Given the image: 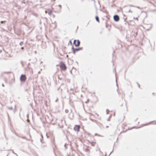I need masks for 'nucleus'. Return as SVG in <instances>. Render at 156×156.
Segmentation results:
<instances>
[{
    "label": "nucleus",
    "instance_id": "9",
    "mask_svg": "<svg viewBox=\"0 0 156 156\" xmlns=\"http://www.w3.org/2000/svg\"><path fill=\"white\" fill-rule=\"evenodd\" d=\"M7 108L10 110H13V108L12 106H10L7 107Z\"/></svg>",
    "mask_w": 156,
    "mask_h": 156
},
{
    "label": "nucleus",
    "instance_id": "1",
    "mask_svg": "<svg viewBox=\"0 0 156 156\" xmlns=\"http://www.w3.org/2000/svg\"><path fill=\"white\" fill-rule=\"evenodd\" d=\"M6 73H7V75L8 77V79L7 78V76H4V77L5 78V81L6 83H8V82L9 81L10 85L11 86L12 82H15L14 75L10 72H5L2 73V74Z\"/></svg>",
    "mask_w": 156,
    "mask_h": 156
},
{
    "label": "nucleus",
    "instance_id": "21",
    "mask_svg": "<svg viewBox=\"0 0 156 156\" xmlns=\"http://www.w3.org/2000/svg\"><path fill=\"white\" fill-rule=\"evenodd\" d=\"M27 121H29V119H28V120H27Z\"/></svg>",
    "mask_w": 156,
    "mask_h": 156
},
{
    "label": "nucleus",
    "instance_id": "5",
    "mask_svg": "<svg viewBox=\"0 0 156 156\" xmlns=\"http://www.w3.org/2000/svg\"><path fill=\"white\" fill-rule=\"evenodd\" d=\"M80 126L76 125L74 126V129L75 131H76L77 132H78L80 131Z\"/></svg>",
    "mask_w": 156,
    "mask_h": 156
},
{
    "label": "nucleus",
    "instance_id": "15",
    "mask_svg": "<svg viewBox=\"0 0 156 156\" xmlns=\"http://www.w3.org/2000/svg\"><path fill=\"white\" fill-rule=\"evenodd\" d=\"M2 86L3 87H4V84L3 83H2Z\"/></svg>",
    "mask_w": 156,
    "mask_h": 156
},
{
    "label": "nucleus",
    "instance_id": "19",
    "mask_svg": "<svg viewBox=\"0 0 156 156\" xmlns=\"http://www.w3.org/2000/svg\"><path fill=\"white\" fill-rule=\"evenodd\" d=\"M14 113V114L15 113V110H13Z\"/></svg>",
    "mask_w": 156,
    "mask_h": 156
},
{
    "label": "nucleus",
    "instance_id": "4",
    "mask_svg": "<svg viewBox=\"0 0 156 156\" xmlns=\"http://www.w3.org/2000/svg\"><path fill=\"white\" fill-rule=\"evenodd\" d=\"M26 79V77L25 75H22L20 77V80L21 82H25Z\"/></svg>",
    "mask_w": 156,
    "mask_h": 156
},
{
    "label": "nucleus",
    "instance_id": "12",
    "mask_svg": "<svg viewBox=\"0 0 156 156\" xmlns=\"http://www.w3.org/2000/svg\"><path fill=\"white\" fill-rule=\"evenodd\" d=\"M6 21H1V23H5Z\"/></svg>",
    "mask_w": 156,
    "mask_h": 156
},
{
    "label": "nucleus",
    "instance_id": "14",
    "mask_svg": "<svg viewBox=\"0 0 156 156\" xmlns=\"http://www.w3.org/2000/svg\"><path fill=\"white\" fill-rule=\"evenodd\" d=\"M19 5H18V4H16V5H15V6L16 7H17Z\"/></svg>",
    "mask_w": 156,
    "mask_h": 156
},
{
    "label": "nucleus",
    "instance_id": "6",
    "mask_svg": "<svg viewBox=\"0 0 156 156\" xmlns=\"http://www.w3.org/2000/svg\"><path fill=\"white\" fill-rule=\"evenodd\" d=\"M73 44L76 46H78L80 45V41L79 40H75L73 42Z\"/></svg>",
    "mask_w": 156,
    "mask_h": 156
},
{
    "label": "nucleus",
    "instance_id": "17",
    "mask_svg": "<svg viewBox=\"0 0 156 156\" xmlns=\"http://www.w3.org/2000/svg\"><path fill=\"white\" fill-rule=\"evenodd\" d=\"M135 19H136V20H138V18H135Z\"/></svg>",
    "mask_w": 156,
    "mask_h": 156
},
{
    "label": "nucleus",
    "instance_id": "13",
    "mask_svg": "<svg viewBox=\"0 0 156 156\" xmlns=\"http://www.w3.org/2000/svg\"><path fill=\"white\" fill-rule=\"evenodd\" d=\"M106 112H107V114H108L109 113V111H108V110H106Z\"/></svg>",
    "mask_w": 156,
    "mask_h": 156
},
{
    "label": "nucleus",
    "instance_id": "8",
    "mask_svg": "<svg viewBox=\"0 0 156 156\" xmlns=\"http://www.w3.org/2000/svg\"><path fill=\"white\" fill-rule=\"evenodd\" d=\"M95 19L96 21L98 23L100 22V21L98 17L97 16H95Z\"/></svg>",
    "mask_w": 156,
    "mask_h": 156
},
{
    "label": "nucleus",
    "instance_id": "3",
    "mask_svg": "<svg viewBox=\"0 0 156 156\" xmlns=\"http://www.w3.org/2000/svg\"><path fill=\"white\" fill-rule=\"evenodd\" d=\"M60 67L61 69L63 70H66V69L65 65L62 62L60 63Z\"/></svg>",
    "mask_w": 156,
    "mask_h": 156
},
{
    "label": "nucleus",
    "instance_id": "2",
    "mask_svg": "<svg viewBox=\"0 0 156 156\" xmlns=\"http://www.w3.org/2000/svg\"><path fill=\"white\" fill-rule=\"evenodd\" d=\"M18 10H15V12L16 13V16H15V18L14 19V21L16 23H17L18 20H17L18 16L19 15V12L18 11H20V7H18Z\"/></svg>",
    "mask_w": 156,
    "mask_h": 156
},
{
    "label": "nucleus",
    "instance_id": "20",
    "mask_svg": "<svg viewBox=\"0 0 156 156\" xmlns=\"http://www.w3.org/2000/svg\"><path fill=\"white\" fill-rule=\"evenodd\" d=\"M21 48V49H23V47H22V48Z\"/></svg>",
    "mask_w": 156,
    "mask_h": 156
},
{
    "label": "nucleus",
    "instance_id": "11",
    "mask_svg": "<svg viewBox=\"0 0 156 156\" xmlns=\"http://www.w3.org/2000/svg\"><path fill=\"white\" fill-rule=\"evenodd\" d=\"M91 144L92 145V146H94V145L95 144V142H91Z\"/></svg>",
    "mask_w": 156,
    "mask_h": 156
},
{
    "label": "nucleus",
    "instance_id": "10",
    "mask_svg": "<svg viewBox=\"0 0 156 156\" xmlns=\"http://www.w3.org/2000/svg\"><path fill=\"white\" fill-rule=\"evenodd\" d=\"M11 150L12 151V152L14 154H16L17 156H18L17 154L14 152V151L13 150L11 149Z\"/></svg>",
    "mask_w": 156,
    "mask_h": 156
},
{
    "label": "nucleus",
    "instance_id": "16",
    "mask_svg": "<svg viewBox=\"0 0 156 156\" xmlns=\"http://www.w3.org/2000/svg\"><path fill=\"white\" fill-rule=\"evenodd\" d=\"M150 124V123H147V124L146 125H147L149 124Z\"/></svg>",
    "mask_w": 156,
    "mask_h": 156
},
{
    "label": "nucleus",
    "instance_id": "18",
    "mask_svg": "<svg viewBox=\"0 0 156 156\" xmlns=\"http://www.w3.org/2000/svg\"><path fill=\"white\" fill-rule=\"evenodd\" d=\"M79 50V49H76L75 50H76V51H78Z\"/></svg>",
    "mask_w": 156,
    "mask_h": 156
},
{
    "label": "nucleus",
    "instance_id": "7",
    "mask_svg": "<svg viewBox=\"0 0 156 156\" xmlns=\"http://www.w3.org/2000/svg\"><path fill=\"white\" fill-rule=\"evenodd\" d=\"M114 20L116 21H118L119 20V18L118 16L115 15L113 17Z\"/></svg>",
    "mask_w": 156,
    "mask_h": 156
}]
</instances>
